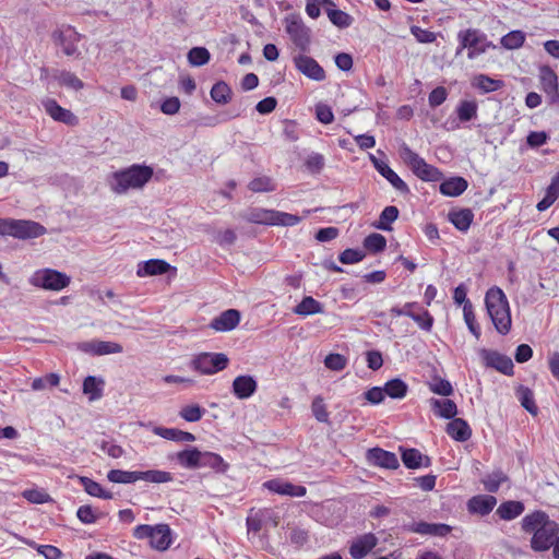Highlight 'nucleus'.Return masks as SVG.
<instances>
[{"label": "nucleus", "mask_w": 559, "mask_h": 559, "mask_svg": "<svg viewBox=\"0 0 559 559\" xmlns=\"http://www.w3.org/2000/svg\"><path fill=\"white\" fill-rule=\"evenodd\" d=\"M305 165L311 174H319L324 167V156L320 153L308 155Z\"/></svg>", "instance_id": "nucleus-60"}, {"label": "nucleus", "mask_w": 559, "mask_h": 559, "mask_svg": "<svg viewBox=\"0 0 559 559\" xmlns=\"http://www.w3.org/2000/svg\"><path fill=\"white\" fill-rule=\"evenodd\" d=\"M171 543L170 528L167 524L153 526L150 544L157 550H166Z\"/></svg>", "instance_id": "nucleus-25"}, {"label": "nucleus", "mask_w": 559, "mask_h": 559, "mask_svg": "<svg viewBox=\"0 0 559 559\" xmlns=\"http://www.w3.org/2000/svg\"><path fill=\"white\" fill-rule=\"evenodd\" d=\"M526 35L523 31L515 29L511 31L501 37L500 44L508 50L519 49L523 46Z\"/></svg>", "instance_id": "nucleus-40"}, {"label": "nucleus", "mask_w": 559, "mask_h": 559, "mask_svg": "<svg viewBox=\"0 0 559 559\" xmlns=\"http://www.w3.org/2000/svg\"><path fill=\"white\" fill-rule=\"evenodd\" d=\"M312 414L316 417V419L320 423H328L329 420V413L326 411V407L323 403V399L321 396H317L311 405Z\"/></svg>", "instance_id": "nucleus-61"}, {"label": "nucleus", "mask_w": 559, "mask_h": 559, "mask_svg": "<svg viewBox=\"0 0 559 559\" xmlns=\"http://www.w3.org/2000/svg\"><path fill=\"white\" fill-rule=\"evenodd\" d=\"M123 348L119 343L109 341H96V355L103 356L108 354L122 353Z\"/></svg>", "instance_id": "nucleus-59"}, {"label": "nucleus", "mask_w": 559, "mask_h": 559, "mask_svg": "<svg viewBox=\"0 0 559 559\" xmlns=\"http://www.w3.org/2000/svg\"><path fill=\"white\" fill-rule=\"evenodd\" d=\"M60 378L57 373H49L41 378H35L32 382V389L34 391H40L47 386H57Z\"/></svg>", "instance_id": "nucleus-57"}, {"label": "nucleus", "mask_w": 559, "mask_h": 559, "mask_svg": "<svg viewBox=\"0 0 559 559\" xmlns=\"http://www.w3.org/2000/svg\"><path fill=\"white\" fill-rule=\"evenodd\" d=\"M41 105L53 120L68 126H75L78 123L76 116L69 109L61 107L55 99L46 98L41 102Z\"/></svg>", "instance_id": "nucleus-15"}, {"label": "nucleus", "mask_w": 559, "mask_h": 559, "mask_svg": "<svg viewBox=\"0 0 559 559\" xmlns=\"http://www.w3.org/2000/svg\"><path fill=\"white\" fill-rule=\"evenodd\" d=\"M169 267L170 265L166 261L159 259H152L139 263L136 275L140 277L160 275L167 273Z\"/></svg>", "instance_id": "nucleus-24"}, {"label": "nucleus", "mask_w": 559, "mask_h": 559, "mask_svg": "<svg viewBox=\"0 0 559 559\" xmlns=\"http://www.w3.org/2000/svg\"><path fill=\"white\" fill-rule=\"evenodd\" d=\"M53 78L59 82L60 85L70 90L79 91L84 87L82 80H80L74 73L67 70L57 71Z\"/></svg>", "instance_id": "nucleus-39"}, {"label": "nucleus", "mask_w": 559, "mask_h": 559, "mask_svg": "<svg viewBox=\"0 0 559 559\" xmlns=\"http://www.w3.org/2000/svg\"><path fill=\"white\" fill-rule=\"evenodd\" d=\"M516 397L520 401L522 407H524L528 413L532 415L537 414L538 408L534 401V393L530 388L520 385L516 389Z\"/></svg>", "instance_id": "nucleus-38"}, {"label": "nucleus", "mask_w": 559, "mask_h": 559, "mask_svg": "<svg viewBox=\"0 0 559 559\" xmlns=\"http://www.w3.org/2000/svg\"><path fill=\"white\" fill-rule=\"evenodd\" d=\"M257 388L258 383L251 376H238L233 381V393L240 400L252 396Z\"/></svg>", "instance_id": "nucleus-21"}, {"label": "nucleus", "mask_w": 559, "mask_h": 559, "mask_svg": "<svg viewBox=\"0 0 559 559\" xmlns=\"http://www.w3.org/2000/svg\"><path fill=\"white\" fill-rule=\"evenodd\" d=\"M412 319L418 324V326L425 331H430L433 324L432 316L424 308L419 306V309H415Z\"/></svg>", "instance_id": "nucleus-52"}, {"label": "nucleus", "mask_w": 559, "mask_h": 559, "mask_svg": "<svg viewBox=\"0 0 559 559\" xmlns=\"http://www.w3.org/2000/svg\"><path fill=\"white\" fill-rule=\"evenodd\" d=\"M252 192H271L275 190V185L272 178L261 176L252 179L248 186Z\"/></svg>", "instance_id": "nucleus-51"}, {"label": "nucleus", "mask_w": 559, "mask_h": 559, "mask_svg": "<svg viewBox=\"0 0 559 559\" xmlns=\"http://www.w3.org/2000/svg\"><path fill=\"white\" fill-rule=\"evenodd\" d=\"M263 486L271 492L289 496V497H304L307 493V489L300 485H294L289 481L282 479H271L263 484Z\"/></svg>", "instance_id": "nucleus-17"}, {"label": "nucleus", "mask_w": 559, "mask_h": 559, "mask_svg": "<svg viewBox=\"0 0 559 559\" xmlns=\"http://www.w3.org/2000/svg\"><path fill=\"white\" fill-rule=\"evenodd\" d=\"M326 11H328V16H329L330 21L334 25H336L338 27L349 26L350 16L347 13H345L338 9H334V8H328Z\"/></svg>", "instance_id": "nucleus-58"}, {"label": "nucleus", "mask_w": 559, "mask_h": 559, "mask_svg": "<svg viewBox=\"0 0 559 559\" xmlns=\"http://www.w3.org/2000/svg\"><path fill=\"white\" fill-rule=\"evenodd\" d=\"M400 450L402 452V462L407 468L415 469L423 466L429 467L431 465V459L421 454V452L417 449H404L401 447Z\"/></svg>", "instance_id": "nucleus-20"}, {"label": "nucleus", "mask_w": 559, "mask_h": 559, "mask_svg": "<svg viewBox=\"0 0 559 559\" xmlns=\"http://www.w3.org/2000/svg\"><path fill=\"white\" fill-rule=\"evenodd\" d=\"M328 369L341 371L346 367V358L341 354H330L324 359Z\"/></svg>", "instance_id": "nucleus-64"}, {"label": "nucleus", "mask_w": 559, "mask_h": 559, "mask_svg": "<svg viewBox=\"0 0 559 559\" xmlns=\"http://www.w3.org/2000/svg\"><path fill=\"white\" fill-rule=\"evenodd\" d=\"M187 59L192 67H202L209 63L211 53L205 47H193L189 50Z\"/></svg>", "instance_id": "nucleus-45"}, {"label": "nucleus", "mask_w": 559, "mask_h": 559, "mask_svg": "<svg viewBox=\"0 0 559 559\" xmlns=\"http://www.w3.org/2000/svg\"><path fill=\"white\" fill-rule=\"evenodd\" d=\"M459 48L456 55L463 49H467V58L473 60L485 53L489 48H496V46L487 39L486 34L477 28H467L460 31L457 34Z\"/></svg>", "instance_id": "nucleus-5"}, {"label": "nucleus", "mask_w": 559, "mask_h": 559, "mask_svg": "<svg viewBox=\"0 0 559 559\" xmlns=\"http://www.w3.org/2000/svg\"><path fill=\"white\" fill-rule=\"evenodd\" d=\"M294 312L299 316H311L323 312V306L321 302L316 300L311 296H306L294 308Z\"/></svg>", "instance_id": "nucleus-32"}, {"label": "nucleus", "mask_w": 559, "mask_h": 559, "mask_svg": "<svg viewBox=\"0 0 559 559\" xmlns=\"http://www.w3.org/2000/svg\"><path fill=\"white\" fill-rule=\"evenodd\" d=\"M399 217V209L393 205L385 206L380 214L379 223L376 225L378 229L391 230V224Z\"/></svg>", "instance_id": "nucleus-48"}, {"label": "nucleus", "mask_w": 559, "mask_h": 559, "mask_svg": "<svg viewBox=\"0 0 559 559\" xmlns=\"http://www.w3.org/2000/svg\"><path fill=\"white\" fill-rule=\"evenodd\" d=\"M104 380L88 376L83 381V392L90 395V400H98L103 395Z\"/></svg>", "instance_id": "nucleus-41"}, {"label": "nucleus", "mask_w": 559, "mask_h": 559, "mask_svg": "<svg viewBox=\"0 0 559 559\" xmlns=\"http://www.w3.org/2000/svg\"><path fill=\"white\" fill-rule=\"evenodd\" d=\"M275 210L251 209L246 214V219L254 224L273 225Z\"/></svg>", "instance_id": "nucleus-36"}, {"label": "nucleus", "mask_w": 559, "mask_h": 559, "mask_svg": "<svg viewBox=\"0 0 559 559\" xmlns=\"http://www.w3.org/2000/svg\"><path fill=\"white\" fill-rule=\"evenodd\" d=\"M366 459L370 465L396 469L400 466L399 459L393 452L381 448H372L367 451Z\"/></svg>", "instance_id": "nucleus-14"}, {"label": "nucleus", "mask_w": 559, "mask_h": 559, "mask_svg": "<svg viewBox=\"0 0 559 559\" xmlns=\"http://www.w3.org/2000/svg\"><path fill=\"white\" fill-rule=\"evenodd\" d=\"M467 181L462 177H452L440 185V192L447 197H459L467 189Z\"/></svg>", "instance_id": "nucleus-30"}, {"label": "nucleus", "mask_w": 559, "mask_h": 559, "mask_svg": "<svg viewBox=\"0 0 559 559\" xmlns=\"http://www.w3.org/2000/svg\"><path fill=\"white\" fill-rule=\"evenodd\" d=\"M211 98L217 104H227L231 98L230 87L223 81L216 82L211 88Z\"/></svg>", "instance_id": "nucleus-44"}, {"label": "nucleus", "mask_w": 559, "mask_h": 559, "mask_svg": "<svg viewBox=\"0 0 559 559\" xmlns=\"http://www.w3.org/2000/svg\"><path fill=\"white\" fill-rule=\"evenodd\" d=\"M401 157L421 180L439 181L441 179V171L437 167L427 164L423 157L406 144L401 147Z\"/></svg>", "instance_id": "nucleus-6"}, {"label": "nucleus", "mask_w": 559, "mask_h": 559, "mask_svg": "<svg viewBox=\"0 0 559 559\" xmlns=\"http://www.w3.org/2000/svg\"><path fill=\"white\" fill-rule=\"evenodd\" d=\"M522 530L532 533L531 547L534 551H546L554 545L559 533V524L549 519L544 511L526 514L521 521Z\"/></svg>", "instance_id": "nucleus-1"}, {"label": "nucleus", "mask_w": 559, "mask_h": 559, "mask_svg": "<svg viewBox=\"0 0 559 559\" xmlns=\"http://www.w3.org/2000/svg\"><path fill=\"white\" fill-rule=\"evenodd\" d=\"M301 222V217L295 214L275 211L272 226H295Z\"/></svg>", "instance_id": "nucleus-56"}, {"label": "nucleus", "mask_w": 559, "mask_h": 559, "mask_svg": "<svg viewBox=\"0 0 559 559\" xmlns=\"http://www.w3.org/2000/svg\"><path fill=\"white\" fill-rule=\"evenodd\" d=\"M405 528L411 533L419 535L445 537L451 533L452 526L444 523H427L424 521L412 522L405 525Z\"/></svg>", "instance_id": "nucleus-13"}, {"label": "nucleus", "mask_w": 559, "mask_h": 559, "mask_svg": "<svg viewBox=\"0 0 559 559\" xmlns=\"http://www.w3.org/2000/svg\"><path fill=\"white\" fill-rule=\"evenodd\" d=\"M477 104L473 100H462L457 105L456 114L461 122H467L477 117Z\"/></svg>", "instance_id": "nucleus-46"}, {"label": "nucleus", "mask_w": 559, "mask_h": 559, "mask_svg": "<svg viewBox=\"0 0 559 559\" xmlns=\"http://www.w3.org/2000/svg\"><path fill=\"white\" fill-rule=\"evenodd\" d=\"M200 450L197 448L186 449L176 454L178 464L188 469H197L199 465Z\"/></svg>", "instance_id": "nucleus-33"}, {"label": "nucleus", "mask_w": 559, "mask_h": 559, "mask_svg": "<svg viewBox=\"0 0 559 559\" xmlns=\"http://www.w3.org/2000/svg\"><path fill=\"white\" fill-rule=\"evenodd\" d=\"M378 544V538L372 533H367L356 537L349 545V554L353 559H362Z\"/></svg>", "instance_id": "nucleus-16"}, {"label": "nucleus", "mask_w": 559, "mask_h": 559, "mask_svg": "<svg viewBox=\"0 0 559 559\" xmlns=\"http://www.w3.org/2000/svg\"><path fill=\"white\" fill-rule=\"evenodd\" d=\"M229 359L224 353H201L191 361V367L202 374H214L228 366Z\"/></svg>", "instance_id": "nucleus-7"}, {"label": "nucleus", "mask_w": 559, "mask_h": 559, "mask_svg": "<svg viewBox=\"0 0 559 559\" xmlns=\"http://www.w3.org/2000/svg\"><path fill=\"white\" fill-rule=\"evenodd\" d=\"M153 176V169L148 166L132 165L117 171L110 181L111 189L117 193H124L129 189L142 188Z\"/></svg>", "instance_id": "nucleus-3"}, {"label": "nucleus", "mask_w": 559, "mask_h": 559, "mask_svg": "<svg viewBox=\"0 0 559 559\" xmlns=\"http://www.w3.org/2000/svg\"><path fill=\"white\" fill-rule=\"evenodd\" d=\"M473 85L484 93H489L499 90L502 86V82L485 74H478L474 78Z\"/></svg>", "instance_id": "nucleus-47"}, {"label": "nucleus", "mask_w": 559, "mask_h": 559, "mask_svg": "<svg viewBox=\"0 0 559 559\" xmlns=\"http://www.w3.org/2000/svg\"><path fill=\"white\" fill-rule=\"evenodd\" d=\"M539 78L542 88L547 95L556 93L558 90V76L550 67H542L539 70Z\"/></svg>", "instance_id": "nucleus-34"}, {"label": "nucleus", "mask_w": 559, "mask_h": 559, "mask_svg": "<svg viewBox=\"0 0 559 559\" xmlns=\"http://www.w3.org/2000/svg\"><path fill=\"white\" fill-rule=\"evenodd\" d=\"M524 511V504L521 501H506L501 503L497 509V514L500 519L506 521H511L519 515H521Z\"/></svg>", "instance_id": "nucleus-31"}, {"label": "nucleus", "mask_w": 559, "mask_h": 559, "mask_svg": "<svg viewBox=\"0 0 559 559\" xmlns=\"http://www.w3.org/2000/svg\"><path fill=\"white\" fill-rule=\"evenodd\" d=\"M240 322V312L236 309H228L215 317L210 328L217 332H228L234 330Z\"/></svg>", "instance_id": "nucleus-18"}, {"label": "nucleus", "mask_w": 559, "mask_h": 559, "mask_svg": "<svg viewBox=\"0 0 559 559\" xmlns=\"http://www.w3.org/2000/svg\"><path fill=\"white\" fill-rule=\"evenodd\" d=\"M107 478L116 484H133L140 480V471L110 469Z\"/></svg>", "instance_id": "nucleus-35"}, {"label": "nucleus", "mask_w": 559, "mask_h": 559, "mask_svg": "<svg viewBox=\"0 0 559 559\" xmlns=\"http://www.w3.org/2000/svg\"><path fill=\"white\" fill-rule=\"evenodd\" d=\"M296 69L313 81H323L325 72L323 68L311 57L299 53L293 58Z\"/></svg>", "instance_id": "nucleus-11"}, {"label": "nucleus", "mask_w": 559, "mask_h": 559, "mask_svg": "<svg viewBox=\"0 0 559 559\" xmlns=\"http://www.w3.org/2000/svg\"><path fill=\"white\" fill-rule=\"evenodd\" d=\"M463 316H464V321H465L469 332L477 340H479L481 332H480L479 325L476 323V317H475V313H474V310H473L472 302H467L466 305H464V307H463Z\"/></svg>", "instance_id": "nucleus-49"}, {"label": "nucleus", "mask_w": 559, "mask_h": 559, "mask_svg": "<svg viewBox=\"0 0 559 559\" xmlns=\"http://www.w3.org/2000/svg\"><path fill=\"white\" fill-rule=\"evenodd\" d=\"M23 498L32 503H45L50 500V497L47 492L39 489H26L22 492Z\"/></svg>", "instance_id": "nucleus-62"}, {"label": "nucleus", "mask_w": 559, "mask_h": 559, "mask_svg": "<svg viewBox=\"0 0 559 559\" xmlns=\"http://www.w3.org/2000/svg\"><path fill=\"white\" fill-rule=\"evenodd\" d=\"M429 404L433 414L438 417L453 419L457 414V406L452 400L430 399Z\"/></svg>", "instance_id": "nucleus-23"}, {"label": "nucleus", "mask_w": 559, "mask_h": 559, "mask_svg": "<svg viewBox=\"0 0 559 559\" xmlns=\"http://www.w3.org/2000/svg\"><path fill=\"white\" fill-rule=\"evenodd\" d=\"M447 433L455 441L464 442L471 438L472 429L464 419L453 418L447 425Z\"/></svg>", "instance_id": "nucleus-26"}, {"label": "nucleus", "mask_w": 559, "mask_h": 559, "mask_svg": "<svg viewBox=\"0 0 559 559\" xmlns=\"http://www.w3.org/2000/svg\"><path fill=\"white\" fill-rule=\"evenodd\" d=\"M82 35L70 25H62L51 33V40L57 48V52L63 56L79 59L81 58L80 43Z\"/></svg>", "instance_id": "nucleus-4"}, {"label": "nucleus", "mask_w": 559, "mask_h": 559, "mask_svg": "<svg viewBox=\"0 0 559 559\" xmlns=\"http://www.w3.org/2000/svg\"><path fill=\"white\" fill-rule=\"evenodd\" d=\"M46 233V228L39 223L26 219L9 221V235L19 239L37 238Z\"/></svg>", "instance_id": "nucleus-9"}, {"label": "nucleus", "mask_w": 559, "mask_h": 559, "mask_svg": "<svg viewBox=\"0 0 559 559\" xmlns=\"http://www.w3.org/2000/svg\"><path fill=\"white\" fill-rule=\"evenodd\" d=\"M203 467H209L216 473L224 474L227 472L229 465L217 453L200 451L198 468H203Z\"/></svg>", "instance_id": "nucleus-22"}, {"label": "nucleus", "mask_w": 559, "mask_h": 559, "mask_svg": "<svg viewBox=\"0 0 559 559\" xmlns=\"http://www.w3.org/2000/svg\"><path fill=\"white\" fill-rule=\"evenodd\" d=\"M429 390L435 394L442 396H450L453 394L452 384L448 380L441 378H433L432 381L429 382Z\"/></svg>", "instance_id": "nucleus-54"}, {"label": "nucleus", "mask_w": 559, "mask_h": 559, "mask_svg": "<svg viewBox=\"0 0 559 559\" xmlns=\"http://www.w3.org/2000/svg\"><path fill=\"white\" fill-rule=\"evenodd\" d=\"M412 35L416 38L418 43L421 44H430L433 43L437 38V35L433 32L428 29H424L419 26L413 25L411 27Z\"/></svg>", "instance_id": "nucleus-63"}, {"label": "nucleus", "mask_w": 559, "mask_h": 559, "mask_svg": "<svg viewBox=\"0 0 559 559\" xmlns=\"http://www.w3.org/2000/svg\"><path fill=\"white\" fill-rule=\"evenodd\" d=\"M480 355L487 367H491L506 376H513L514 365L510 357L489 349H481Z\"/></svg>", "instance_id": "nucleus-12"}, {"label": "nucleus", "mask_w": 559, "mask_h": 559, "mask_svg": "<svg viewBox=\"0 0 559 559\" xmlns=\"http://www.w3.org/2000/svg\"><path fill=\"white\" fill-rule=\"evenodd\" d=\"M80 484L83 486L84 490L90 496L103 498V499H111L112 498V493L110 491L105 490L100 486V484H98L97 481H95L88 477L81 476Z\"/></svg>", "instance_id": "nucleus-37"}, {"label": "nucleus", "mask_w": 559, "mask_h": 559, "mask_svg": "<svg viewBox=\"0 0 559 559\" xmlns=\"http://www.w3.org/2000/svg\"><path fill=\"white\" fill-rule=\"evenodd\" d=\"M383 389L385 395L392 399H403L407 393L408 386L403 380L395 378L388 381Z\"/></svg>", "instance_id": "nucleus-42"}, {"label": "nucleus", "mask_w": 559, "mask_h": 559, "mask_svg": "<svg viewBox=\"0 0 559 559\" xmlns=\"http://www.w3.org/2000/svg\"><path fill=\"white\" fill-rule=\"evenodd\" d=\"M485 305L497 332L501 335L508 334L512 320L509 301L503 290L498 286L489 288L485 296Z\"/></svg>", "instance_id": "nucleus-2"}, {"label": "nucleus", "mask_w": 559, "mask_h": 559, "mask_svg": "<svg viewBox=\"0 0 559 559\" xmlns=\"http://www.w3.org/2000/svg\"><path fill=\"white\" fill-rule=\"evenodd\" d=\"M205 413V409L202 408L201 406L199 405H186L183 406L180 412H179V415L181 418H183L185 420L189 421V423H195V421H199L202 416L204 415Z\"/></svg>", "instance_id": "nucleus-53"}, {"label": "nucleus", "mask_w": 559, "mask_h": 559, "mask_svg": "<svg viewBox=\"0 0 559 559\" xmlns=\"http://www.w3.org/2000/svg\"><path fill=\"white\" fill-rule=\"evenodd\" d=\"M364 247L371 252H381L386 247V239L381 234H370L364 240Z\"/></svg>", "instance_id": "nucleus-50"}, {"label": "nucleus", "mask_w": 559, "mask_h": 559, "mask_svg": "<svg viewBox=\"0 0 559 559\" xmlns=\"http://www.w3.org/2000/svg\"><path fill=\"white\" fill-rule=\"evenodd\" d=\"M448 218L460 231H467L473 223L474 213L471 209L452 210Z\"/></svg>", "instance_id": "nucleus-27"}, {"label": "nucleus", "mask_w": 559, "mask_h": 559, "mask_svg": "<svg viewBox=\"0 0 559 559\" xmlns=\"http://www.w3.org/2000/svg\"><path fill=\"white\" fill-rule=\"evenodd\" d=\"M286 32L294 44L301 50H306L310 44V31L298 15H289L285 19Z\"/></svg>", "instance_id": "nucleus-10"}, {"label": "nucleus", "mask_w": 559, "mask_h": 559, "mask_svg": "<svg viewBox=\"0 0 559 559\" xmlns=\"http://www.w3.org/2000/svg\"><path fill=\"white\" fill-rule=\"evenodd\" d=\"M31 284L48 290H61L70 284V277L52 269L36 271L31 280Z\"/></svg>", "instance_id": "nucleus-8"}, {"label": "nucleus", "mask_w": 559, "mask_h": 559, "mask_svg": "<svg viewBox=\"0 0 559 559\" xmlns=\"http://www.w3.org/2000/svg\"><path fill=\"white\" fill-rule=\"evenodd\" d=\"M153 432L166 440L176 442H193L195 440V436L191 432L177 428L154 427Z\"/></svg>", "instance_id": "nucleus-28"}, {"label": "nucleus", "mask_w": 559, "mask_h": 559, "mask_svg": "<svg viewBox=\"0 0 559 559\" xmlns=\"http://www.w3.org/2000/svg\"><path fill=\"white\" fill-rule=\"evenodd\" d=\"M174 479L173 474L160 469L140 471V480L154 484L169 483Z\"/></svg>", "instance_id": "nucleus-43"}, {"label": "nucleus", "mask_w": 559, "mask_h": 559, "mask_svg": "<svg viewBox=\"0 0 559 559\" xmlns=\"http://www.w3.org/2000/svg\"><path fill=\"white\" fill-rule=\"evenodd\" d=\"M103 514L97 512L91 506H81L76 511L78 519L84 524L95 523Z\"/></svg>", "instance_id": "nucleus-55"}, {"label": "nucleus", "mask_w": 559, "mask_h": 559, "mask_svg": "<svg viewBox=\"0 0 559 559\" xmlns=\"http://www.w3.org/2000/svg\"><path fill=\"white\" fill-rule=\"evenodd\" d=\"M497 500L493 496H477L468 501V509L471 512L486 515L492 511Z\"/></svg>", "instance_id": "nucleus-29"}, {"label": "nucleus", "mask_w": 559, "mask_h": 559, "mask_svg": "<svg viewBox=\"0 0 559 559\" xmlns=\"http://www.w3.org/2000/svg\"><path fill=\"white\" fill-rule=\"evenodd\" d=\"M370 159L379 174H381L397 191L402 193L409 191L407 185L384 160H381L373 155H370Z\"/></svg>", "instance_id": "nucleus-19"}]
</instances>
